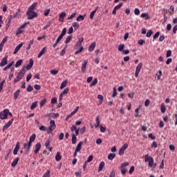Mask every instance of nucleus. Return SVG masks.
<instances>
[{
    "mask_svg": "<svg viewBox=\"0 0 177 177\" xmlns=\"http://www.w3.org/2000/svg\"><path fill=\"white\" fill-rule=\"evenodd\" d=\"M57 73H59V71L55 70V69H52L50 71V73L52 74L53 75H56V74H57Z\"/></svg>",
    "mask_w": 177,
    "mask_h": 177,
    "instance_id": "nucleus-49",
    "label": "nucleus"
},
{
    "mask_svg": "<svg viewBox=\"0 0 177 177\" xmlns=\"http://www.w3.org/2000/svg\"><path fill=\"white\" fill-rule=\"evenodd\" d=\"M151 159H153V157L149 156V154L145 156V162H149L150 160H151Z\"/></svg>",
    "mask_w": 177,
    "mask_h": 177,
    "instance_id": "nucleus-27",
    "label": "nucleus"
},
{
    "mask_svg": "<svg viewBox=\"0 0 177 177\" xmlns=\"http://www.w3.org/2000/svg\"><path fill=\"white\" fill-rule=\"evenodd\" d=\"M134 14L136 15V16L140 15V10H139V8H135Z\"/></svg>",
    "mask_w": 177,
    "mask_h": 177,
    "instance_id": "nucleus-56",
    "label": "nucleus"
},
{
    "mask_svg": "<svg viewBox=\"0 0 177 177\" xmlns=\"http://www.w3.org/2000/svg\"><path fill=\"white\" fill-rule=\"evenodd\" d=\"M83 41H84V38H79L76 44L79 45V46H81V45H82Z\"/></svg>",
    "mask_w": 177,
    "mask_h": 177,
    "instance_id": "nucleus-41",
    "label": "nucleus"
},
{
    "mask_svg": "<svg viewBox=\"0 0 177 177\" xmlns=\"http://www.w3.org/2000/svg\"><path fill=\"white\" fill-rule=\"evenodd\" d=\"M151 35H153V30H149L147 35L146 37H147V38H150V37H151Z\"/></svg>",
    "mask_w": 177,
    "mask_h": 177,
    "instance_id": "nucleus-44",
    "label": "nucleus"
},
{
    "mask_svg": "<svg viewBox=\"0 0 177 177\" xmlns=\"http://www.w3.org/2000/svg\"><path fill=\"white\" fill-rule=\"evenodd\" d=\"M141 17H142V19H145V20H150V19H151L150 15H149V13H147V12L142 13Z\"/></svg>",
    "mask_w": 177,
    "mask_h": 177,
    "instance_id": "nucleus-15",
    "label": "nucleus"
},
{
    "mask_svg": "<svg viewBox=\"0 0 177 177\" xmlns=\"http://www.w3.org/2000/svg\"><path fill=\"white\" fill-rule=\"evenodd\" d=\"M38 106V101H36L35 102H32L30 105V110H34Z\"/></svg>",
    "mask_w": 177,
    "mask_h": 177,
    "instance_id": "nucleus-31",
    "label": "nucleus"
},
{
    "mask_svg": "<svg viewBox=\"0 0 177 177\" xmlns=\"http://www.w3.org/2000/svg\"><path fill=\"white\" fill-rule=\"evenodd\" d=\"M120 149H122V150H124L125 151L126 149H128V144L127 143H124L123 145V146Z\"/></svg>",
    "mask_w": 177,
    "mask_h": 177,
    "instance_id": "nucleus-58",
    "label": "nucleus"
},
{
    "mask_svg": "<svg viewBox=\"0 0 177 177\" xmlns=\"http://www.w3.org/2000/svg\"><path fill=\"white\" fill-rule=\"evenodd\" d=\"M122 5H123L122 3H120L119 5L115 6L114 8H115L116 10H118L119 9H121V8H122Z\"/></svg>",
    "mask_w": 177,
    "mask_h": 177,
    "instance_id": "nucleus-51",
    "label": "nucleus"
},
{
    "mask_svg": "<svg viewBox=\"0 0 177 177\" xmlns=\"http://www.w3.org/2000/svg\"><path fill=\"white\" fill-rule=\"evenodd\" d=\"M27 92H32V91H34V88L31 86V84H29L28 88H26Z\"/></svg>",
    "mask_w": 177,
    "mask_h": 177,
    "instance_id": "nucleus-50",
    "label": "nucleus"
},
{
    "mask_svg": "<svg viewBox=\"0 0 177 177\" xmlns=\"http://www.w3.org/2000/svg\"><path fill=\"white\" fill-rule=\"evenodd\" d=\"M49 131H55L56 129V123H55V120L50 121V127H48Z\"/></svg>",
    "mask_w": 177,
    "mask_h": 177,
    "instance_id": "nucleus-8",
    "label": "nucleus"
},
{
    "mask_svg": "<svg viewBox=\"0 0 177 177\" xmlns=\"http://www.w3.org/2000/svg\"><path fill=\"white\" fill-rule=\"evenodd\" d=\"M5 84V80H3L0 83V93L2 92V89H3V85Z\"/></svg>",
    "mask_w": 177,
    "mask_h": 177,
    "instance_id": "nucleus-47",
    "label": "nucleus"
},
{
    "mask_svg": "<svg viewBox=\"0 0 177 177\" xmlns=\"http://www.w3.org/2000/svg\"><path fill=\"white\" fill-rule=\"evenodd\" d=\"M68 91H69L68 88H66L64 89V91L61 93H62V95H64L66 93H68Z\"/></svg>",
    "mask_w": 177,
    "mask_h": 177,
    "instance_id": "nucleus-59",
    "label": "nucleus"
},
{
    "mask_svg": "<svg viewBox=\"0 0 177 177\" xmlns=\"http://www.w3.org/2000/svg\"><path fill=\"white\" fill-rule=\"evenodd\" d=\"M114 158H115V153H109L108 155V160H114Z\"/></svg>",
    "mask_w": 177,
    "mask_h": 177,
    "instance_id": "nucleus-35",
    "label": "nucleus"
},
{
    "mask_svg": "<svg viewBox=\"0 0 177 177\" xmlns=\"http://www.w3.org/2000/svg\"><path fill=\"white\" fill-rule=\"evenodd\" d=\"M88 64V60H84L82 64L81 70L82 73H85V71H86V65Z\"/></svg>",
    "mask_w": 177,
    "mask_h": 177,
    "instance_id": "nucleus-10",
    "label": "nucleus"
},
{
    "mask_svg": "<svg viewBox=\"0 0 177 177\" xmlns=\"http://www.w3.org/2000/svg\"><path fill=\"white\" fill-rule=\"evenodd\" d=\"M160 110H161V113H165V111H167V108L165 107V104H161Z\"/></svg>",
    "mask_w": 177,
    "mask_h": 177,
    "instance_id": "nucleus-33",
    "label": "nucleus"
},
{
    "mask_svg": "<svg viewBox=\"0 0 177 177\" xmlns=\"http://www.w3.org/2000/svg\"><path fill=\"white\" fill-rule=\"evenodd\" d=\"M67 84H68V80H64L60 86V89H64V88H66V86H67Z\"/></svg>",
    "mask_w": 177,
    "mask_h": 177,
    "instance_id": "nucleus-24",
    "label": "nucleus"
},
{
    "mask_svg": "<svg viewBox=\"0 0 177 177\" xmlns=\"http://www.w3.org/2000/svg\"><path fill=\"white\" fill-rule=\"evenodd\" d=\"M8 55H6L5 57L1 59L0 67H3V66H6L8 64Z\"/></svg>",
    "mask_w": 177,
    "mask_h": 177,
    "instance_id": "nucleus-7",
    "label": "nucleus"
},
{
    "mask_svg": "<svg viewBox=\"0 0 177 177\" xmlns=\"http://www.w3.org/2000/svg\"><path fill=\"white\" fill-rule=\"evenodd\" d=\"M20 93V89L17 90L15 93H14V99L15 100H17V97H19V95Z\"/></svg>",
    "mask_w": 177,
    "mask_h": 177,
    "instance_id": "nucleus-29",
    "label": "nucleus"
},
{
    "mask_svg": "<svg viewBox=\"0 0 177 177\" xmlns=\"http://www.w3.org/2000/svg\"><path fill=\"white\" fill-rule=\"evenodd\" d=\"M19 160H20V158L19 157L15 158L13 160V161H12V162L11 164V166L12 167V168H15V167H16L17 165V164L19 162Z\"/></svg>",
    "mask_w": 177,
    "mask_h": 177,
    "instance_id": "nucleus-16",
    "label": "nucleus"
},
{
    "mask_svg": "<svg viewBox=\"0 0 177 177\" xmlns=\"http://www.w3.org/2000/svg\"><path fill=\"white\" fill-rule=\"evenodd\" d=\"M37 5H38V3H33L31 6H29L27 12H34V10H35V8H37Z\"/></svg>",
    "mask_w": 177,
    "mask_h": 177,
    "instance_id": "nucleus-11",
    "label": "nucleus"
},
{
    "mask_svg": "<svg viewBox=\"0 0 177 177\" xmlns=\"http://www.w3.org/2000/svg\"><path fill=\"white\" fill-rule=\"evenodd\" d=\"M50 145V140L49 139H47L44 143V146L46 147H48Z\"/></svg>",
    "mask_w": 177,
    "mask_h": 177,
    "instance_id": "nucleus-52",
    "label": "nucleus"
},
{
    "mask_svg": "<svg viewBox=\"0 0 177 177\" xmlns=\"http://www.w3.org/2000/svg\"><path fill=\"white\" fill-rule=\"evenodd\" d=\"M75 16H77V12H73V14H71L70 17H68L67 19V20H71V19H74V17H75Z\"/></svg>",
    "mask_w": 177,
    "mask_h": 177,
    "instance_id": "nucleus-53",
    "label": "nucleus"
},
{
    "mask_svg": "<svg viewBox=\"0 0 177 177\" xmlns=\"http://www.w3.org/2000/svg\"><path fill=\"white\" fill-rule=\"evenodd\" d=\"M143 66V64L142 62L139 63L138 65L136 66V72L140 73V70H142V67Z\"/></svg>",
    "mask_w": 177,
    "mask_h": 177,
    "instance_id": "nucleus-25",
    "label": "nucleus"
},
{
    "mask_svg": "<svg viewBox=\"0 0 177 177\" xmlns=\"http://www.w3.org/2000/svg\"><path fill=\"white\" fill-rule=\"evenodd\" d=\"M23 45H24V43H21L18 46H17L15 47V49L14 52H13V54L16 55V53H17L19 52V50H20V48H21V46H23Z\"/></svg>",
    "mask_w": 177,
    "mask_h": 177,
    "instance_id": "nucleus-17",
    "label": "nucleus"
},
{
    "mask_svg": "<svg viewBox=\"0 0 177 177\" xmlns=\"http://www.w3.org/2000/svg\"><path fill=\"white\" fill-rule=\"evenodd\" d=\"M29 23L30 22H26L24 24H22L21 26H20L19 28L16 31V35L23 34V32H24V27H26V26H27V24H29Z\"/></svg>",
    "mask_w": 177,
    "mask_h": 177,
    "instance_id": "nucleus-3",
    "label": "nucleus"
},
{
    "mask_svg": "<svg viewBox=\"0 0 177 177\" xmlns=\"http://www.w3.org/2000/svg\"><path fill=\"white\" fill-rule=\"evenodd\" d=\"M62 160V156L60 155V152H57L55 155V160L60 161Z\"/></svg>",
    "mask_w": 177,
    "mask_h": 177,
    "instance_id": "nucleus-30",
    "label": "nucleus"
},
{
    "mask_svg": "<svg viewBox=\"0 0 177 177\" xmlns=\"http://www.w3.org/2000/svg\"><path fill=\"white\" fill-rule=\"evenodd\" d=\"M34 66V61L32 58L29 59V64L27 65V66L25 67L26 70H31V68Z\"/></svg>",
    "mask_w": 177,
    "mask_h": 177,
    "instance_id": "nucleus-13",
    "label": "nucleus"
},
{
    "mask_svg": "<svg viewBox=\"0 0 177 177\" xmlns=\"http://www.w3.org/2000/svg\"><path fill=\"white\" fill-rule=\"evenodd\" d=\"M71 136H72V144L75 145V143H77V136H75V134L74 133H72Z\"/></svg>",
    "mask_w": 177,
    "mask_h": 177,
    "instance_id": "nucleus-26",
    "label": "nucleus"
},
{
    "mask_svg": "<svg viewBox=\"0 0 177 177\" xmlns=\"http://www.w3.org/2000/svg\"><path fill=\"white\" fill-rule=\"evenodd\" d=\"M35 138H37V135L35 133L32 134L29 138V142H32V143L35 140Z\"/></svg>",
    "mask_w": 177,
    "mask_h": 177,
    "instance_id": "nucleus-32",
    "label": "nucleus"
},
{
    "mask_svg": "<svg viewBox=\"0 0 177 177\" xmlns=\"http://www.w3.org/2000/svg\"><path fill=\"white\" fill-rule=\"evenodd\" d=\"M111 96L112 97H115V96H117V88H115V87L113 88V94Z\"/></svg>",
    "mask_w": 177,
    "mask_h": 177,
    "instance_id": "nucleus-43",
    "label": "nucleus"
},
{
    "mask_svg": "<svg viewBox=\"0 0 177 177\" xmlns=\"http://www.w3.org/2000/svg\"><path fill=\"white\" fill-rule=\"evenodd\" d=\"M105 163L104 161L101 162L99 165L97 172H102L103 171V168H104Z\"/></svg>",
    "mask_w": 177,
    "mask_h": 177,
    "instance_id": "nucleus-20",
    "label": "nucleus"
},
{
    "mask_svg": "<svg viewBox=\"0 0 177 177\" xmlns=\"http://www.w3.org/2000/svg\"><path fill=\"white\" fill-rule=\"evenodd\" d=\"M8 113H9L8 109H5L3 111L0 113L1 120H6L8 118Z\"/></svg>",
    "mask_w": 177,
    "mask_h": 177,
    "instance_id": "nucleus-4",
    "label": "nucleus"
},
{
    "mask_svg": "<svg viewBox=\"0 0 177 177\" xmlns=\"http://www.w3.org/2000/svg\"><path fill=\"white\" fill-rule=\"evenodd\" d=\"M66 32H67V28H64L62 33L59 35L58 38L62 39L63 38V37L66 35Z\"/></svg>",
    "mask_w": 177,
    "mask_h": 177,
    "instance_id": "nucleus-22",
    "label": "nucleus"
},
{
    "mask_svg": "<svg viewBox=\"0 0 177 177\" xmlns=\"http://www.w3.org/2000/svg\"><path fill=\"white\" fill-rule=\"evenodd\" d=\"M149 104H150V100L147 99L145 100V107H148Z\"/></svg>",
    "mask_w": 177,
    "mask_h": 177,
    "instance_id": "nucleus-63",
    "label": "nucleus"
},
{
    "mask_svg": "<svg viewBox=\"0 0 177 177\" xmlns=\"http://www.w3.org/2000/svg\"><path fill=\"white\" fill-rule=\"evenodd\" d=\"M128 165H129L128 162H124L121 164L120 172L122 175H125L127 174V167H128Z\"/></svg>",
    "mask_w": 177,
    "mask_h": 177,
    "instance_id": "nucleus-2",
    "label": "nucleus"
},
{
    "mask_svg": "<svg viewBox=\"0 0 177 177\" xmlns=\"http://www.w3.org/2000/svg\"><path fill=\"white\" fill-rule=\"evenodd\" d=\"M21 63H23V59H19L17 61L15 67L17 68V67H19V66H21Z\"/></svg>",
    "mask_w": 177,
    "mask_h": 177,
    "instance_id": "nucleus-38",
    "label": "nucleus"
},
{
    "mask_svg": "<svg viewBox=\"0 0 177 177\" xmlns=\"http://www.w3.org/2000/svg\"><path fill=\"white\" fill-rule=\"evenodd\" d=\"M100 116H97L95 118L96 124H95V128H99V126L100 125Z\"/></svg>",
    "mask_w": 177,
    "mask_h": 177,
    "instance_id": "nucleus-23",
    "label": "nucleus"
},
{
    "mask_svg": "<svg viewBox=\"0 0 177 177\" xmlns=\"http://www.w3.org/2000/svg\"><path fill=\"white\" fill-rule=\"evenodd\" d=\"M70 41H71V36H68V37L66 38L65 43H66V44H68V42H70Z\"/></svg>",
    "mask_w": 177,
    "mask_h": 177,
    "instance_id": "nucleus-61",
    "label": "nucleus"
},
{
    "mask_svg": "<svg viewBox=\"0 0 177 177\" xmlns=\"http://www.w3.org/2000/svg\"><path fill=\"white\" fill-rule=\"evenodd\" d=\"M26 67L21 68L20 71L18 73L17 78H19V80H21V78L24 77V74H26Z\"/></svg>",
    "mask_w": 177,
    "mask_h": 177,
    "instance_id": "nucleus-5",
    "label": "nucleus"
},
{
    "mask_svg": "<svg viewBox=\"0 0 177 177\" xmlns=\"http://www.w3.org/2000/svg\"><path fill=\"white\" fill-rule=\"evenodd\" d=\"M13 121H14V119L12 118L6 125L3 127V129H2L3 132H5V131H6V129H8V128H9V127H10V125L13 124Z\"/></svg>",
    "mask_w": 177,
    "mask_h": 177,
    "instance_id": "nucleus-6",
    "label": "nucleus"
},
{
    "mask_svg": "<svg viewBox=\"0 0 177 177\" xmlns=\"http://www.w3.org/2000/svg\"><path fill=\"white\" fill-rule=\"evenodd\" d=\"M45 103H46V99L44 98L43 100H41L39 103L40 107H42L45 104Z\"/></svg>",
    "mask_w": 177,
    "mask_h": 177,
    "instance_id": "nucleus-48",
    "label": "nucleus"
},
{
    "mask_svg": "<svg viewBox=\"0 0 177 177\" xmlns=\"http://www.w3.org/2000/svg\"><path fill=\"white\" fill-rule=\"evenodd\" d=\"M34 44V39L30 40L28 44V47L26 48L27 50H30L31 49V45Z\"/></svg>",
    "mask_w": 177,
    "mask_h": 177,
    "instance_id": "nucleus-34",
    "label": "nucleus"
},
{
    "mask_svg": "<svg viewBox=\"0 0 177 177\" xmlns=\"http://www.w3.org/2000/svg\"><path fill=\"white\" fill-rule=\"evenodd\" d=\"M49 13H50V9H46L44 10V15L45 16H48Z\"/></svg>",
    "mask_w": 177,
    "mask_h": 177,
    "instance_id": "nucleus-57",
    "label": "nucleus"
},
{
    "mask_svg": "<svg viewBox=\"0 0 177 177\" xmlns=\"http://www.w3.org/2000/svg\"><path fill=\"white\" fill-rule=\"evenodd\" d=\"M95 13H96V10H93L90 13V19L91 20H92V19H93V17L95 16Z\"/></svg>",
    "mask_w": 177,
    "mask_h": 177,
    "instance_id": "nucleus-55",
    "label": "nucleus"
},
{
    "mask_svg": "<svg viewBox=\"0 0 177 177\" xmlns=\"http://www.w3.org/2000/svg\"><path fill=\"white\" fill-rule=\"evenodd\" d=\"M154 163V159L152 158L151 160L149 161V167L151 168L153 167V164Z\"/></svg>",
    "mask_w": 177,
    "mask_h": 177,
    "instance_id": "nucleus-60",
    "label": "nucleus"
},
{
    "mask_svg": "<svg viewBox=\"0 0 177 177\" xmlns=\"http://www.w3.org/2000/svg\"><path fill=\"white\" fill-rule=\"evenodd\" d=\"M82 145H84V142H82V141H80V142L77 144V147H76V148H75L76 151H81V149H82Z\"/></svg>",
    "mask_w": 177,
    "mask_h": 177,
    "instance_id": "nucleus-18",
    "label": "nucleus"
},
{
    "mask_svg": "<svg viewBox=\"0 0 177 177\" xmlns=\"http://www.w3.org/2000/svg\"><path fill=\"white\" fill-rule=\"evenodd\" d=\"M19 149H20V142H17L16 143L15 147L13 151L14 156H17V152L19 151Z\"/></svg>",
    "mask_w": 177,
    "mask_h": 177,
    "instance_id": "nucleus-9",
    "label": "nucleus"
},
{
    "mask_svg": "<svg viewBox=\"0 0 177 177\" xmlns=\"http://www.w3.org/2000/svg\"><path fill=\"white\" fill-rule=\"evenodd\" d=\"M109 177H115V171L114 170H112L109 174Z\"/></svg>",
    "mask_w": 177,
    "mask_h": 177,
    "instance_id": "nucleus-62",
    "label": "nucleus"
},
{
    "mask_svg": "<svg viewBox=\"0 0 177 177\" xmlns=\"http://www.w3.org/2000/svg\"><path fill=\"white\" fill-rule=\"evenodd\" d=\"M84 50V47L81 46L78 50H77L75 53V55H78V53H81Z\"/></svg>",
    "mask_w": 177,
    "mask_h": 177,
    "instance_id": "nucleus-45",
    "label": "nucleus"
},
{
    "mask_svg": "<svg viewBox=\"0 0 177 177\" xmlns=\"http://www.w3.org/2000/svg\"><path fill=\"white\" fill-rule=\"evenodd\" d=\"M97 99H99V103H100V104H102V103H103V95H97Z\"/></svg>",
    "mask_w": 177,
    "mask_h": 177,
    "instance_id": "nucleus-40",
    "label": "nucleus"
},
{
    "mask_svg": "<svg viewBox=\"0 0 177 177\" xmlns=\"http://www.w3.org/2000/svg\"><path fill=\"white\" fill-rule=\"evenodd\" d=\"M50 170H47L46 173H44L42 177H50Z\"/></svg>",
    "mask_w": 177,
    "mask_h": 177,
    "instance_id": "nucleus-37",
    "label": "nucleus"
},
{
    "mask_svg": "<svg viewBox=\"0 0 177 177\" xmlns=\"http://www.w3.org/2000/svg\"><path fill=\"white\" fill-rule=\"evenodd\" d=\"M53 21H50L47 25H46L44 28H43V30H47V28H49V27H50V26H52L53 24Z\"/></svg>",
    "mask_w": 177,
    "mask_h": 177,
    "instance_id": "nucleus-36",
    "label": "nucleus"
},
{
    "mask_svg": "<svg viewBox=\"0 0 177 177\" xmlns=\"http://www.w3.org/2000/svg\"><path fill=\"white\" fill-rule=\"evenodd\" d=\"M95 46H96V43L95 42L91 43V44L88 47V51L89 52H93V50H95Z\"/></svg>",
    "mask_w": 177,
    "mask_h": 177,
    "instance_id": "nucleus-19",
    "label": "nucleus"
},
{
    "mask_svg": "<svg viewBox=\"0 0 177 177\" xmlns=\"http://www.w3.org/2000/svg\"><path fill=\"white\" fill-rule=\"evenodd\" d=\"M6 41H8V37H5L3 40L1 41V42L0 43V45H1L2 46H3V45H5V43L6 42Z\"/></svg>",
    "mask_w": 177,
    "mask_h": 177,
    "instance_id": "nucleus-46",
    "label": "nucleus"
},
{
    "mask_svg": "<svg viewBox=\"0 0 177 177\" xmlns=\"http://www.w3.org/2000/svg\"><path fill=\"white\" fill-rule=\"evenodd\" d=\"M124 44H120L118 46V50L119 52H122V50H124Z\"/></svg>",
    "mask_w": 177,
    "mask_h": 177,
    "instance_id": "nucleus-54",
    "label": "nucleus"
},
{
    "mask_svg": "<svg viewBox=\"0 0 177 177\" xmlns=\"http://www.w3.org/2000/svg\"><path fill=\"white\" fill-rule=\"evenodd\" d=\"M77 129V126H75V124H73L71 127V132H74V131H75Z\"/></svg>",
    "mask_w": 177,
    "mask_h": 177,
    "instance_id": "nucleus-64",
    "label": "nucleus"
},
{
    "mask_svg": "<svg viewBox=\"0 0 177 177\" xmlns=\"http://www.w3.org/2000/svg\"><path fill=\"white\" fill-rule=\"evenodd\" d=\"M66 12H62L59 14V21H61V23H63L64 21V17H66Z\"/></svg>",
    "mask_w": 177,
    "mask_h": 177,
    "instance_id": "nucleus-14",
    "label": "nucleus"
},
{
    "mask_svg": "<svg viewBox=\"0 0 177 177\" xmlns=\"http://www.w3.org/2000/svg\"><path fill=\"white\" fill-rule=\"evenodd\" d=\"M45 52H46V47H44L41 51L39 53L38 55H37V58L39 59L42 55H44L45 53Z\"/></svg>",
    "mask_w": 177,
    "mask_h": 177,
    "instance_id": "nucleus-21",
    "label": "nucleus"
},
{
    "mask_svg": "<svg viewBox=\"0 0 177 177\" xmlns=\"http://www.w3.org/2000/svg\"><path fill=\"white\" fill-rule=\"evenodd\" d=\"M72 26L73 27H74V28H75V30L80 28V24H78V22H73L72 24Z\"/></svg>",
    "mask_w": 177,
    "mask_h": 177,
    "instance_id": "nucleus-42",
    "label": "nucleus"
},
{
    "mask_svg": "<svg viewBox=\"0 0 177 177\" xmlns=\"http://www.w3.org/2000/svg\"><path fill=\"white\" fill-rule=\"evenodd\" d=\"M96 84H97V78H95L91 84H90V86H95V85H96Z\"/></svg>",
    "mask_w": 177,
    "mask_h": 177,
    "instance_id": "nucleus-39",
    "label": "nucleus"
},
{
    "mask_svg": "<svg viewBox=\"0 0 177 177\" xmlns=\"http://www.w3.org/2000/svg\"><path fill=\"white\" fill-rule=\"evenodd\" d=\"M85 16H86V14L84 15H79L76 19L77 21H83L84 19H85Z\"/></svg>",
    "mask_w": 177,
    "mask_h": 177,
    "instance_id": "nucleus-28",
    "label": "nucleus"
},
{
    "mask_svg": "<svg viewBox=\"0 0 177 177\" xmlns=\"http://www.w3.org/2000/svg\"><path fill=\"white\" fill-rule=\"evenodd\" d=\"M39 150H41V142H37L35 145V149L34 150L35 154H38Z\"/></svg>",
    "mask_w": 177,
    "mask_h": 177,
    "instance_id": "nucleus-12",
    "label": "nucleus"
},
{
    "mask_svg": "<svg viewBox=\"0 0 177 177\" xmlns=\"http://www.w3.org/2000/svg\"><path fill=\"white\" fill-rule=\"evenodd\" d=\"M26 16H28V20H32L34 17H38V14L34 11H26Z\"/></svg>",
    "mask_w": 177,
    "mask_h": 177,
    "instance_id": "nucleus-1",
    "label": "nucleus"
}]
</instances>
